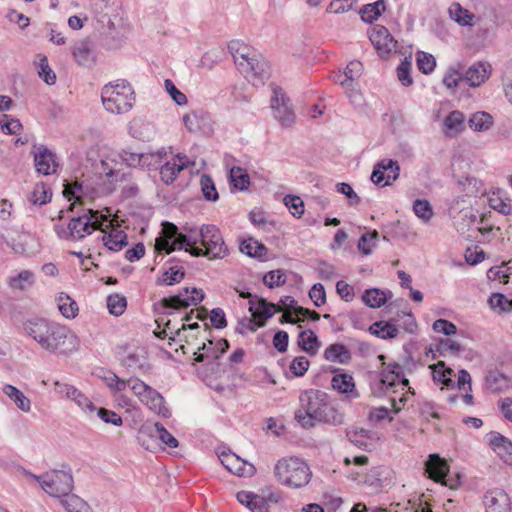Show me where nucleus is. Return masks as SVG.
I'll use <instances>...</instances> for the list:
<instances>
[{
	"label": "nucleus",
	"instance_id": "473e14b6",
	"mask_svg": "<svg viewBox=\"0 0 512 512\" xmlns=\"http://www.w3.org/2000/svg\"><path fill=\"white\" fill-rule=\"evenodd\" d=\"M369 331L384 340L396 338L399 333L398 328L389 321H377L370 326Z\"/></svg>",
	"mask_w": 512,
	"mask_h": 512
},
{
	"label": "nucleus",
	"instance_id": "423d86ee",
	"mask_svg": "<svg viewBox=\"0 0 512 512\" xmlns=\"http://www.w3.org/2000/svg\"><path fill=\"white\" fill-rule=\"evenodd\" d=\"M274 476L280 484L300 489L308 485L312 472L304 460L298 457H284L275 464Z\"/></svg>",
	"mask_w": 512,
	"mask_h": 512
},
{
	"label": "nucleus",
	"instance_id": "0e129e2a",
	"mask_svg": "<svg viewBox=\"0 0 512 512\" xmlns=\"http://www.w3.org/2000/svg\"><path fill=\"white\" fill-rule=\"evenodd\" d=\"M449 13L451 17L460 25H468L472 19V15H470L467 10L462 9V7L457 3L453 4L449 8Z\"/></svg>",
	"mask_w": 512,
	"mask_h": 512
},
{
	"label": "nucleus",
	"instance_id": "a878e982",
	"mask_svg": "<svg viewBox=\"0 0 512 512\" xmlns=\"http://www.w3.org/2000/svg\"><path fill=\"white\" fill-rule=\"evenodd\" d=\"M130 135L140 141H151L156 134L153 123L142 118H135L129 125Z\"/></svg>",
	"mask_w": 512,
	"mask_h": 512
},
{
	"label": "nucleus",
	"instance_id": "72a5a7b5",
	"mask_svg": "<svg viewBox=\"0 0 512 512\" xmlns=\"http://www.w3.org/2000/svg\"><path fill=\"white\" fill-rule=\"evenodd\" d=\"M298 345L310 355H315L320 347L316 334L311 330H303L298 335Z\"/></svg>",
	"mask_w": 512,
	"mask_h": 512
},
{
	"label": "nucleus",
	"instance_id": "2eb2a0df",
	"mask_svg": "<svg viewBox=\"0 0 512 512\" xmlns=\"http://www.w3.org/2000/svg\"><path fill=\"white\" fill-rule=\"evenodd\" d=\"M204 298L202 290L188 287L181 290L177 295L163 298L161 303L164 308L181 309L197 305Z\"/></svg>",
	"mask_w": 512,
	"mask_h": 512
},
{
	"label": "nucleus",
	"instance_id": "a18cd8bd",
	"mask_svg": "<svg viewBox=\"0 0 512 512\" xmlns=\"http://www.w3.org/2000/svg\"><path fill=\"white\" fill-rule=\"evenodd\" d=\"M379 233L376 230L364 233L358 240L357 248L362 255H370L376 247Z\"/></svg>",
	"mask_w": 512,
	"mask_h": 512
},
{
	"label": "nucleus",
	"instance_id": "338daca9",
	"mask_svg": "<svg viewBox=\"0 0 512 512\" xmlns=\"http://www.w3.org/2000/svg\"><path fill=\"white\" fill-rule=\"evenodd\" d=\"M438 351L442 355H458L463 351L461 345L452 339H443L438 345Z\"/></svg>",
	"mask_w": 512,
	"mask_h": 512
},
{
	"label": "nucleus",
	"instance_id": "de8ad7c7",
	"mask_svg": "<svg viewBox=\"0 0 512 512\" xmlns=\"http://www.w3.org/2000/svg\"><path fill=\"white\" fill-rule=\"evenodd\" d=\"M52 191L49 186L44 183L36 184L34 190L29 196V201L35 205H45L50 202Z\"/></svg>",
	"mask_w": 512,
	"mask_h": 512
},
{
	"label": "nucleus",
	"instance_id": "cd10ccee",
	"mask_svg": "<svg viewBox=\"0 0 512 512\" xmlns=\"http://www.w3.org/2000/svg\"><path fill=\"white\" fill-rule=\"evenodd\" d=\"M489 443L506 463H512V443L507 438L498 433L492 434Z\"/></svg>",
	"mask_w": 512,
	"mask_h": 512
},
{
	"label": "nucleus",
	"instance_id": "49530a36",
	"mask_svg": "<svg viewBox=\"0 0 512 512\" xmlns=\"http://www.w3.org/2000/svg\"><path fill=\"white\" fill-rule=\"evenodd\" d=\"M34 283V275L28 270L21 271L17 276L8 280V285L13 290H26Z\"/></svg>",
	"mask_w": 512,
	"mask_h": 512
},
{
	"label": "nucleus",
	"instance_id": "e433bc0d",
	"mask_svg": "<svg viewBox=\"0 0 512 512\" xmlns=\"http://www.w3.org/2000/svg\"><path fill=\"white\" fill-rule=\"evenodd\" d=\"M468 125L474 131H487L493 125V118L487 112H476L469 118Z\"/></svg>",
	"mask_w": 512,
	"mask_h": 512
},
{
	"label": "nucleus",
	"instance_id": "393cba45",
	"mask_svg": "<svg viewBox=\"0 0 512 512\" xmlns=\"http://www.w3.org/2000/svg\"><path fill=\"white\" fill-rule=\"evenodd\" d=\"M425 466L426 473H428L431 479L436 482L444 481V484L448 485L445 481V477L449 471V467L445 459H442L438 454H431Z\"/></svg>",
	"mask_w": 512,
	"mask_h": 512
},
{
	"label": "nucleus",
	"instance_id": "3c124183",
	"mask_svg": "<svg viewBox=\"0 0 512 512\" xmlns=\"http://www.w3.org/2000/svg\"><path fill=\"white\" fill-rule=\"evenodd\" d=\"M127 307V301L124 296L113 294L107 298V308L114 316H120L124 313Z\"/></svg>",
	"mask_w": 512,
	"mask_h": 512
},
{
	"label": "nucleus",
	"instance_id": "5701e85b",
	"mask_svg": "<svg viewBox=\"0 0 512 512\" xmlns=\"http://www.w3.org/2000/svg\"><path fill=\"white\" fill-rule=\"evenodd\" d=\"M381 474L380 467H373L367 472L354 470V482L359 486L369 488L371 493H375L381 489Z\"/></svg>",
	"mask_w": 512,
	"mask_h": 512
},
{
	"label": "nucleus",
	"instance_id": "c9c22d12",
	"mask_svg": "<svg viewBox=\"0 0 512 512\" xmlns=\"http://www.w3.org/2000/svg\"><path fill=\"white\" fill-rule=\"evenodd\" d=\"M385 11V3L383 0H378L374 3L364 5L360 11L361 19L366 23H372L377 20Z\"/></svg>",
	"mask_w": 512,
	"mask_h": 512
},
{
	"label": "nucleus",
	"instance_id": "412c9836",
	"mask_svg": "<svg viewBox=\"0 0 512 512\" xmlns=\"http://www.w3.org/2000/svg\"><path fill=\"white\" fill-rule=\"evenodd\" d=\"M486 512H512V501L508 494L500 489L488 491L483 500Z\"/></svg>",
	"mask_w": 512,
	"mask_h": 512
},
{
	"label": "nucleus",
	"instance_id": "f3484780",
	"mask_svg": "<svg viewBox=\"0 0 512 512\" xmlns=\"http://www.w3.org/2000/svg\"><path fill=\"white\" fill-rule=\"evenodd\" d=\"M399 173L400 167L397 161L383 159L374 166L371 180L376 185L388 186L399 177Z\"/></svg>",
	"mask_w": 512,
	"mask_h": 512
},
{
	"label": "nucleus",
	"instance_id": "2f4dec72",
	"mask_svg": "<svg viewBox=\"0 0 512 512\" xmlns=\"http://www.w3.org/2000/svg\"><path fill=\"white\" fill-rule=\"evenodd\" d=\"M354 447L363 451H372L376 448L375 433L370 430H354Z\"/></svg>",
	"mask_w": 512,
	"mask_h": 512
},
{
	"label": "nucleus",
	"instance_id": "4be33fe9",
	"mask_svg": "<svg viewBox=\"0 0 512 512\" xmlns=\"http://www.w3.org/2000/svg\"><path fill=\"white\" fill-rule=\"evenodd\" d=\"M491 72L492 67L488 62L478 61L463 72L464 81L471 87H478L489 78Z\"/></svg>",
	"mask_w": 512,
	"mask_h": 512
},
{
	"label": "nucleus",
	"instance_id": "09e8293b",
	"mask_svg": "<svg viewBox=\"0 0 512 512\" xmlns=\"http://www.w3.org/2000/svg\"><path fill=\"white\" fill-rule=\"evenodd\" d=\"M230 181L238 190H245L250 184V178L245 169L241 167H232L229 173Z\"/></svg>",
	"mask_w": 512,
	"mask_h": 512
},
{
	"label": "nucleus",
	"instance_id": "58836bf2",
	"mask_svg": "<svg viewBox=\"0 0 512 512\" xmlns=\"http://www.w3.org/2000/svg\"><path fill=\"white\" fill-rule=\"evenodd\" d=\"M389 368H390L389 372L387 374H384V376L381 380L383 385H386L387 388L393 387V386H395L396 380H398L402 384L403 388L409 385L408 379L403 377V372H402L403 369H402L401 365L394 363V364H390Z\"/></svg>",
	"mask_w": 512,
	"mask_h": 512
},
{
	"label": "nucleus",
	"instance_id": "bf43d9fd",
	"mask_svg": "<svg viewBox=\"0 0 512 512\" xmlns=\"http://www.w3.org/2000/svg\"><path fill=\"white\" fill-rule=\"evenodd\" d=\"M198 351H201L200 353L194 352L195 361L196 362H203L205 359L213 358L218 359L219 354L216 351L215 346H213V341L208 340V344L202 343L201 346L198 347Z\"/></svg>",
	"mask_w": 512,
	"mask_h": 512
},
{
	"label": "nucleus",
	"instance_id": "8fccbe9b",
	"mask_svg": "<svg viewBox=\"0 0 512 512\" xmlns=\"http://www.w3.org/2000/svg\"><path fill=\"white\" fill-rule=\"evenodd\" d=\"M240 251L249 257L261 258L266 254L267 248L258 241L249 239L240 244Z\"/></svg>",
	"mask_w": 512,
	"mask_h": 512
},
{
	"label": "nucleus",
	"instance_id": "c85d7f7f",
	"mask_svg": "<svg viewBox=\"0 0 512 512\" xmlns=\"http://www.w3.org/2000/svg\"><path fill=\"white\" fill-rule=\"evenodd\" d=\"M324 358L329 362L346 364L351 359L350 351L342 344L334 343L329 345L324 351Z\"/></svg>",
	"mask_w": 512,
	"mask_h": 512
},
{
	"label": "nucleus",
	"instance_id": "13d9d810",
	"mask_svg": "<svg viewBox=\"0 0 512 512\" xmlns=\"http://www.w3.org/2000/svg\"><path fill=\"white\" fill-rule=\"evenodd\" d=\"M397 77L403 86H410L413 84L411 76V61L405 58L397 67Z\"/></svg>",
	"mask_w": 512,
	"mask_h": 512
},
{
	"label": "nucleus",
	"instance_id": "20e7f679",
	"mask_svg": "<svg viewBox=\"0 0 512 512\" xmlns=\"http://www.w3.org/2000/svg\"><path fill=\"white\" fill-rule=\"evenodd\" d=\"M112 226L110 214L104 215L98 210L85 209L81 215L72 217L67 226L55 224L54 231L62 240L77 241L95 230L105 231Z\"/></svg>",
	"mask_w": 512,
	"mask_h": 512
},
{
	"label": "nucleus",
	"instance_id": "6e6552de",
	"mask_svg": "<svg viewBox=\"0 0 512 512\" xmlns=\"http://www.w3.org/2000/svg\"><path fill=\"white\" fill-rule=\"evenodd\" d=\"M23 473L36 480L41 488L53 497H62L73 489V477L71 471L52 470L44 475L37 476L30 471L22 469Z\"/></svg>",
	"mask_w": 512,
	"mask_h": 512
},
{
	"label": "nucleus",
	"instance_id": "f03ea898",
	"mask_svg": "<svg viewBox=\"0 0 512 512\" xmlns=\"http://www.w3.org/2000/svg\"><path fill=\"white\" fill-rule=\"evenodd\" d=\"M25 333L42 349L67 355L79 347L78 337L67 326L45 318H31L23 325Z\"/></svg>",
	"mask_w": 512,
	"mask_h": 512
},
{
	"label": "nucleus",
	"instance_id": "37998d69",
	"mask_svg": "<svg viewBox=\"0 0 512 512\" xmlns=\"http://www.w3.org/2000/svg\"><path fill=\"white\" fill-rule=\"evenodd\" d=\"M58 308L61 314L67 318H75L78 313L77 303L67 294L60 293L57 298Z\"/></svg>",
	"mask_w": 512,
	"mask_h": 512
},
{
	"label": "nucleus",
	"instance_id": "0eeeda50",
	"mask_svg": "<svg viewBox=\"0 0 512 512\" xmlns=\"http://www.w3.org/2000/svg\"><path fill=\"white\" fill-rule=\"evenodd\" d=\"M101 99L108 112L121 114L132 108L135 95L131 84L126 80L119 79L102 88Z\"/></svg>",
	"mask_w": 512,
	"mask_h": 512
},
{
	"label": "nucleus",
	"instance_id": "c03bdc74",
	"mask_svg": "<svg viewBox=\"0 0 512 512\" xmlns=\"http://www.w3.org/2000/svg\"><path fill=\"white\" fill-rule=\"evenodd\" d=\"M332 81L341 86L344 89V92L348 97L351 96L352 91V69H350V63L347 64L344 71L339 70L338 72H333L331 75Z\"/></svg>",
	"mask_w": 512,
	"mask_h": 512
},
{
	"label": "nucleus",
	"instance_id": "c756f323",
	"mask_svg": "<svg viewBox=\"0 0 512 512\" xmlns=\"http://www.w3.org/2000/svg\"><path fill=\"white\" fill-rule=\"evenodd\" d=\"M102 241L111 251H119L127 245V235L124 231L112 228L109 233L103 231Z\"/></svg>",
	"mask_w": 512,
	"mask_h": 512
},
{
	"label": "nucleus",
	"instance_id": "9b49d317",
	"mask_svg": "<svg viewBox=\"0 0 512 512\" xmlns=\"http://www.w3.org/2000/svg\"><path fill=\"white\" fill-rule=\"evenodd\" d=\"M369 39L378 55L387 59L392 53L398 51V41L392 36L389 30L382 25H373L368 30Z\"/></svg>",
	"mask_w": 512,
	"mask_h": 512
},
{
	"label": "nucleus",
	"instance_id": "f257e3e1",
	"mask_svg": "<svg viewBox=\"0 0 512 512\" xmlns=\"http://www.w3.org/2000/svg\"><path fill=\"white\" fill-rule=\"evenodd\" d=\"M198 236L178 232V227L171 222L162 224L161 236L156 239L155 250L158 253L170 254L185 247L194 257L205 256L209 259H221L228 253V248L214 225H202Z\"/></svg>",
	"mask_w": 512,
	"mask_h": 512
},
{
	"label": "nucleus",
	"instance_id": "79ce46f5",
	"mask_svg": "<svg viewBox=\"0 0 512 512\" xmlns=\"http://www.w3.org/2000/svg\"><path fill=\"white\" fill-rule=\"evenodd\" d=\"M72 53L75 60L82 66H88L93 62L92 49L88 41L76 44Z\"/></svg>",
	"mask_w": 512,
	"mask_h": 512
},
{
	"label": "nucleus",
	"instance_id": "ea45409f",
	"mask_svg": "<svg viewBox=\"0 0 512 512\" xmlns=\"http://www.w3.org/2000/svg\"><path fill=\"white\" fill-rule=\"evenodd\" d=\"M362 300L371 308H379L386 303L388 296L385 291L377 288H371L364 292Z\"/></svg>",
	"mask_w": 512,
	"mask_h": 512
},
{
	"label": "nucleus",
	"instance_id": "4c0bfd02",
	"mask_svg": "<svg viewBox=\"0 0 512 512\" xmlns=\"http://www.w3.org/2000/svg\"><path fill=\"white\" fill-rule=\"evenodd\" d=\"M61 498L60 503L67 512H89V506L79 496L68 493Z\"/></svg>",
	"mask_w": 512,
	"mask_h": 512
},
{
	"label": "nucleus",
	"instance_id": "680f3d73",
	"mask_svg": "<svg viewBox=\"0 0 512 512\" xmlns=\"http://www.w3.org/2000/svg\"><path fill=\"white\" fill-rule=\"evenodd\" d=\"M165 90L170 95L172 100L179 106L187 104V97L182 93L173 83L172 80L166 79L164 82Z\"/></svg>",
	"mask_w": 512,
	"mask_h": 512
},
{
	"label": "nucleus",
	"instance_id": "7ed1b4c3",
	"mask_svg": "<svg viewBox=\"0 0 512 512\" xmlns=\"http://www.w3.org/2000/svg\"><path fill=\"white\" fill-rule=\"evenodd\" d=\"M294 418L303 428H311L321 422L340 424L343 421V416L331 405L330 396L318 389L301 392Z\"/></svg>",
	"mask_w": 512,
	"mask_h": 512
},
{
	"label": "nucleus",
	"instance_id": "f704fd0d",
	"mask_svg": "<svg viewBox=\"0 0 512 512\" xmlns=\"http://www.w3.org/2000/svg\"><path fill=\"white\" fill-rule=\"evenodd\" d=\"M168 153H172L171 147H162L156 152L142 153L141 168L148 170L156 169Z\"/></svg>",
	"mask_w": 512,
	"mask_h": 512
},
{
	"label": "nucleus",
	"instance_id": "e2e57ef3",
	"mask_svg": "<svg viewBox=\"0 0 512 512\" xmlns=\"http://www.w3.org/2000/svg\"><path fill=\"white\" fill-rule=\"evenodd\" d=\"M185 276L184 270L181 266H171L163 274V281L166 285H173L179 283Z\"/></svg>",
	"mask_w": 512,
	"mask_h": 512
},
{
	"label": "nucleus",
	"instance_id": "603ef678",
	"mask_svg": "<svg viewBox=\"0 0 512 512\" xmlns=\"http://www.w3.org/2000/svg\"><path fill=\"white\" fill-rule=\"evenodd\" d=\"M416 62L418 69L424 74L433 72L436 66L434 56L423 51H418L416 53Z\"/></svg>",
	"mask_w": 512,
	"mask_h": 512
},
{
	"label": "nucleus",
	"instance_id": "1a4fd4ad",
	"mask_svg": "<svg viewBox=\"0 0 512 512\" xmlns=\"http://www.w3.org/2000/svg\"><path fill=\"white\" fill-rule=\"evenodd\" d=\"M128 388L151 411L162 417H169L170 411L164 405L163 396L137 377L128 379Z\"/></svg>",
	"mask_w": 512,
	"mask_h": 512
},
{
	"label": "nucleus",
	"instance_id": "6e6d98bb",
	"mask_svg": "<svg viewBox=\"0 0 512 512\" xmlns=\"http://www.w3.org/2000/svg\"><path fill=\"white\" fill-rule=\"evenodd\" d=\"M0 125L2 131L7 134H17L23 128L21 122L18 119L13 118L7 114H2L0 116Z\"/></svg>",
	"mask_w": 512,
	"mask_h": 512
},
{
	"label": "nucleus",
	"instance_id": "6ab92c4d",
	"mask_svg": "<svg viewBox=\"0 0 512 512\" xmlns=\"http://www.w3.org/2000/svg\"><path fill=\"white\" fill-rule=\"evenodd\" d=\"M189 165H194V162H191L184 154H177L172 160L167 161L160 167L161 180L167 185L172 184L179 173Z\"/></svg>",
	"mask_w": 512,
	"mask_h": 512
},
{
	"label": "nucleus",
	"instance_id": "774afa93",
	"mask_svg": "<svg viewBox=\"0 0 512 512\" xmlns=\"http://www.w3.org/2000/svg\"><path fill=\"white\" fill-rule=\"evenodd\" d=\"M463 81V72L455 68H449L443 78V84L449 89L457 87Z\"/></svg>",
	"mask_w": 512,
	"mask_h": 512
},
{
	"label": "nucleus",
	"instance_id": "052dcab7",
	"mask_svg": "<svg viewBox=\"0 0 512 512\" xmlns=\"http://www.w3.org/2000/svg\"><path fill=\"white\" fill-rule=\"evenodd\" d=\"M413 211L424 222L429 221L433 216V210L427 200L417 199L413 204Z\"/></svg>",
	"mask_w": 512,
	"mask_h": 512
},
{
	"label": "nucleus",
	"instance_id": "39448f33",
	"mask_svg": "<svg viewBox=\"0 0 512 512\" xmlns=\"http://www.w3.org/2000/svg\"><path fill=\"white\" fill-rule=\"evenodd\" d=\"M238 70L253 85L263 83L269 75V65L261 54L240 41H231L228 45Z\"/></svg>",
	"mask_w": 512,
	"mask_h": 512
},
{
	"label": "nucleus",
	"instance_id": "9d476101",
	"mask_svg": "<svg viewBox=\"0 0 512 512\" xmlns=\"http://www.w3.org/2000/svg\"><path fill=\"white\" fill-rule=\"evenodd\" d=\"M274 118L283 127H291L296 119L291 101L285 91L279 86H273L270 100Z\"/></svg>",
	"mask_w": 512,
	"mask_h": 512
},
{
	"label": "nucleus",
	"instance_id": "864d4df0",
	"mask_svg": "<svg viewBox=\"0 0 512 512\" xmlns=\"http://www.w3.org/2000/svg\"><path fill=\"white\" fill-rule=\"evenodd\" d=\"M502 86L508 101L512 104V59L503 65Z\"/></svg>",
	"mask_w": 512,
	"mask_h": 512
},
{
	"label": "nucleus",
	"instance_id": "4d7b16f0",
	"mask_svg": "<svg viewBox=\"0 0 512 512\" xmlns=\"http://www.w3.org/2000/svg\"><path fill=\"white\" fill-rule=\"evenodd\" d=\"M203 196L208 201H216L219 196L215 188L212 178L208 175H203L200 180Z\"/></svg>",
	"mask_w": 512,
	"mask_h": 512
},
{
	"label": "nucleus",
	"instance_id": "bb28decb",
	"mask_svg": "<svg viewBox=\"0 0 512 512\" xmlns=\"http://www.w3.org/2000/svg\"><path fill=\"white\" fill-rule=\"evenodd\" d=\"M465 127V115L459 110L450 112L444 119V132L450 138L456 137Z\"/></svg>",
	"mask_w": 512,
	"mask_h": 512
},
{
	"label": "nucleus",
	"instance_id": "aec40b11",
	"mask_svg": "<svg viewBox=\"0 0 512 512\" xmlns=\"http://www.w3.org/2000/svg\"><path fill=\"white\" fill-rule=\"evenodd\" d=\"M218 458L223 466L230 472L238 476H252L255 473V467L242 460L232 452H221Z\"/></svg>",
	"mask_w": 512,
	"mask_h": 512
},
{
	"label": "nucleus",
	"instance_id": "a211bd4d",
	"mask_svg": "<svg viewBox=\"0 0 512 512\" xmlns=\"http://www.w3.org/2000/svg\"><path fill=\"white\" fill-rule=\"evenodd\" d=\"M37 173L48 176L55 174L59 166L55 154L44 145L34 146L31 152Z\"/></svg>",
	"mask_w": 512,
	"mask_h": 512
},
{
	"label": "nucleus",
	"instance_id": "7c9ffc66",
	"mask_svg": "<svg viewBox=\"0 0 512 512\" xmlns=\"http://www.w3.org/2000/svg\"><path fill=\"white\" fill-rule=\"evenodd\" d=\"M3 393L23 412H29L31 402L18 388L6 384L2 388Z\"/></svg>",
	"mask_w": 512,
	"mask_h": 512
},
{
	"label": "nucleus",
	"instance_id": "dca6fc26",
	"mask_svg": "<svg viewBox=\"0 0 512 512\" xmlns=\"http://www.w3.org/2000/svg\"><path fill=\"white\" fill-rule=\"evenodd\" d=\"M145 437L159 439L169 448H176L179 444L178 440L172 434H170L159 422L147 421L142 425L138 436V439L142 445H145L146 443Z\"/></svg>",
	"mask_w": 512,
	"mask_h": 512
},
{
	"label": "nucleus",
	"instance_id": "f8f14e48",
	"mask_svg": "<svg viewBox=\"0 0 512 512\" xmlns=\"http://www.w3.org/2000/svg\"><path fill=\"white\" fill-rule=\"evenodd\" d=\"M248 304L249 311L253 317V319L248 320V328L251 331H255L257 327H264L269 318H271L275 313L282 311V309L276 304L268 302L264 298H259L257 301L250 300Z\"/></svg>",
	"mask_w": 512,
	"mask_h": 512
},
{
	"label": "nucleus",
	"instance_id": "ddd939ff",
	"mask_svg": "<svg viewBox=\"0 0 512 512\" xmlns=\"http://www.w3.org/2000/svg\"><path fill=\"white\" fill-rule=\"evenodd\" d=\"M122 365L134 374L148 373L152 365L148 359L147 349L143 346L129 348L121 359Z\"/></svg>",
	"mask_w": 512,
	"mask_h": 512
},
{
	"label": "nucleus",
	"instance_id": "69168bd1",
	"mask_svg": "<svg viewBox=\"0 0 512 512\" xmlns=\"http://www.w3.org/2000/svg\"><path fill=\"white\" fill-rule=\"evenodd\" d=\"M286 281L285 274L281 270L269 271L263 277L264 284L269 288H274L284 284Z\"/></svg>",
	"mask_w": 512,
	"mask_h": 512
},
{
	"label": "nucleus",
	"instance_id": "5fc2aeb1",
	"mask_svg": "<svg viewBox=\"0 0 512 512\" xmlns=\"http://www.w3.org/2000/svg\"><path fill=\"white\" fill-rule=\"evenodd\" d=\"M283 201L294 217L300 218L304 214V202L299 196L286 195Z\"/></svg>",
	"mask_w": 512,
	"mask_h": 512
},
{
	"label": "nucleus",
	"instance_id": "4468645a",
	"mask_svg": "<svg viewBox=\"0 0 512 512\" xmlns=\"http://www.w3.org/2000/svg\"><path fill=\"white\" fill-rule=\"evenodd\" d=\"M183 124L190 133L209 134L213 130L212 117L209 112L197 108L183 115Z\"/></svg>",
	"mask_w": 512,
	"mask_h": 512
},
{
	"label": "nucleus",
	"instance_id": "b1692460",
	"mask_svg": "<svg viewBox=\"0 0 512 512\" xmlns=\"http://www.w3.org/2000/svg\"><path fill=\"white\" fill-rule=\"evenodd\" d=\"M330 372L334 374L331 379L332 390L350 398L352 394V375L340 368H331Z\"/></svg>",
	"mask_w": 512,
	"mask_h": 512
},
{
	"label": "nucleus",
	"instance_id": "a19ab883",
	"mask_svg": "<svg viewBox=\"0 0 512 512\" xmlns=\"http://www.w3.org/2000/svg\"><path fill=\"white\" fill-rule=\"evenodd\" d=\"M430 368L432 369L433 380L436 383H441L447 387L453 384V380L451 379L453 371L450 368H446L443 361L431 365Z\"/></svg>",
	"mask_w": 512,
	"mask_h": 512
}]
</instances>
